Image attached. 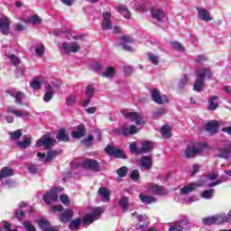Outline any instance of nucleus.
I'll list each match as a JSON object with an SVG mask.
<instances>
[{"instance_id":"41","label":"nucleus","mask_w":231,"mask_h":231,"mask_svg":"<svg viewBox=\"0 0 231 231\" xmlns=\"http://www.w3.org/2000/svg\"><path fill=\"white\" fill-rule=\"evenodd\" d=\"M119 206L123 209V212H126L129 208V199L127 197H122L119 200Z\"/></svg>"},{"instance_id":"35","label":"nucleus","mask_w":231,"mask_h":231,"mask_svg":"<svg viewBox=\"0 0 231 231\" xmlns=\"http://www.w3.org/2000/svg\"><path fill=\"white\" fill-rule=\"evenodd\" d=\"M97 194L100 196L102 201H109V190H107V189L101 187Z\"/></svg>"},{"instance_id":"49","label":"nucleus","mask_w":231,"mask_h":231,"mask_svg":"<svg viewBox=\"0 0 231 231\" xmlns=\"http://www.w3.org/2000/svg\"><path fill=\"white\" fill-rule=\"evenodd\" d=\"M6 57L10 59V62L13 66H19V64H21V60L17 56L14 54H8Z\"/></svg>"},{"instance_id":"11","label":"nucleus","mask_w":231,"mask_h":231,"mask_svg":"<svg viewBox=\"0 0 231 231\" xmlns=\"http://www.w3.org/2000/svg\"><path fill=\"white\" fill-rule=\"evenodd\" d=\"M6 113L14 115V116H16L17 118H23V120H27V118H30V112L26 110L15 109V106H8L6 108Z\"/></svg>"},{"instance_id":"34","label":"nucleus","mask_w":231,"mask_h":231,"mask_svg":"<svg viewBox=\"0 0 231 231\" xmlns=\"http://www.w3.org/2000/svg\"><path fill=\"white\" fill-rule=\"evenodd\" d=\"M217 220H218V225H223V223H230L231 221V210L229 211L228 214L225 215H217Z\"/></svg>"},{"instance_id":"16","label":"nucleus","mask_w":231,"mask_h":231,"mask_svg":"<svg viewBox=\"0 0 231 231\" xmlns=\"http://www.w3.org/2000/svg\"><path fill=\"white\" fill-rule=\"evenodd\" d=\"M151 97L153 102H155V104L162 105L167 104V102H169V99H167V97H162V94H160V90L156 88L151 90Z\"/></svg>"},{"instance_id":"27","label":"nucleus","mask_w":231,"mask_h":231,"mask_svg":"<svg viewBox=\"0 0 231 231\" xmlns=\"http://www.w3.org/2000/svg\"><path fill=\"white\" fill-rule=\"evenodd\" d=\"M56 138L58 142H68L69 140V135L66 134V130L61 128L58 131Z\"/></svg>"},{"instance_id":"61","label":"nucleus","mask_w":231,"mask_h":231,"mask_svg":"<svg viewBox=\"0 0 231 231\" xmlns=\"http://www.w3.org/2000/svg\"><path fill=\"white\" fill-rule=\"evenodd\" d=\"M75 102H77V96H75V95H70L66 99L67 106H73V104H75Z\"/></svg>"},{"instance_id":"36","label":"nucleus","mask_w":231,"mask_h":231,"mask_svg":"<svg viewBox=\"0 0 231 231\" xmlns=\"http://www.w3.org/2000/svg\"><path fill=\"white\" fill-rule=\"evenodd\" d=\"M80 223H81L80 218H76V219L70 221V223L69 225V230L70 231H79V228H80Z\"/></svg>"},{"instance_id":"22","label":"nucleus","mask_w":231,"mask_h":231,"mask_svg":"<svg viewBox=\"0 0 231 231\" xmlns=\"http://www.w3.org/2000/svg\"><path fill=\"white\" fill-rule=\"evenodd\" d=\"M73 217V210L66 209L59 215V219L61 223H68Z\"/></svg>"},{"instance_id":"14","label":"nucleus","mask_w":231,"mask_h":231,"mask_svg":"<svg viewBox=\"0 0 231 231\" xmlns=\"http://www.w3.org/2000/svg\"><path fill=\"white\" fill-rule=\"evenodd\" d=\"M85 95L86 99H83L80 104L83 107H88L91 102V99L93 98V95H95V87H93V85H88Z\"/></svg>"},{"instance_id":"42","label":"nucleus","mask_w":231,"mask_h":231,"mask_svg":"<svg viewBox=\"0 0 231 231\" xmlns=\"http://www.w3.org/2000/svg\"><path fill=\"white\" fill-rule=\"evenodd\" d=\"M203 225H219V222L217 220V216L215 217H208L202 219Z\"/></svg>"},{"instance_id":"19","label":"nucleus","mask_w":231,"mask_h":231,"mask_svg":"<svg viewBox=\"0 0 231 231\" xmlns=\"http://www.w3.org/2000/svg\"><path fill=\"white\" fill-rule=\"evenodd\" d=\"M0 30L3 35H8L10 33V19L4 16L0 18Z\"/></svg>"},{"instance_id":"32","label":"nucleus","mask_w":231,"mask_h":231,"mask_svg":"<svg viewBox=\"0 0 231 231\" xmlns=\"http://www.w3.org/2000/svg\"><path fill=\"white\" fill-rule=\"evenodd\" d=\"M151 8V4L149 2H142L140 4H135V10L137 12H147Z\"/></svg>"},{"instance_id":"54","label":"nucleus","mask_w":231,"mask_h":231,"mask_svg":"<svg viewBox=\"0 0 231 231\" xmlns=\"http://www.w3.org/2000/svg\"><path fill=\"white\" fill-rule=\"evenodd\" d=\"M129 149H130V152L133 153V154H142V150L141 148H138L136 146V143H133L129 145Z\"/></svg>"},{"instance_id":"28","label":"nucleus","mask_w":231,"mask_h":231,"mask_svg":"<svg viewBox=\"0 0 231 231\" xmlns=\"http://www.w3.org/2000/svg\"><path fill=\"white\" fill-rule=\"evenodd\" d=\"M198 185L196 183H190L188 186H184L183 188L180 189V194L187 195L190 194V192H194L196 190V188Z\"/></svg>"},{"instance_id":"38","label":"nucleus","mask_w":231,"mask_h":231,"mask_svg":"<svg viewBox=\"0 0 231 231\" xmlns=\"http://www.w3.org/2000/svg\"><path fill=\"white\" fill-rule=\"evenodd\" d=\"M62 152L59 150H50L47 152L46 162H51L56 156H59Z\"/></svg>"},{"instance_id":"50","label":"nucleus","mask_w":231,"mask_h":231,"mask_svg":"<svg viewBox=\"0 0 231 231\" xmlns=\"http://www.w3.org/2000/svg\"><path fill=\"white\" fill-rule=\"evenodd\" d=\"M170 44L171 48H173V50H176V51H180V52L185 51V48H183V45H181L180 42H171Z\"/></svg>"},{"instance_id":"40","label":"nucleus","mask_w":231,"mask_h":231,"mask_svg":"<svg viewBox=\"0 0 231 231\" xmlns=\"http://www.w3.org/2000/svg\"><path fill=\"white\" fill-rule=\"evenodd\" d=\"M148 56V60L153 64L154 66H158L159 62H160V56L152 53V52H148L147 53Z\"/></svg>"},{"instance_id":"55","label":"nucleus","mask_w":231,"mask_h":231,"mask_svg":"<svg viewBox=\"0 0 231 231\" xmlns=\"http://www.w3.org/2000/svg\"><path fill=\"white\" fill-rule=\"evenodd\" d=\"M30 86L32 89H41L42 83L39 80V78L32 79V81L30 83Z\"/></svg>"},{"instance_id":"30","label":"nucleus","mask_w":231,"mask_h":231,"mask_svg":"<svg viewBox=\"0 0 231 231\" xmlns=\"http://www.w3.org/2000/svg\"><path fill=\"white\" fill-rule=\"evenodd\" d=\"M122 46H123V50H125V51H133V47H131L128 42H134V40L127 37V36H123L122 37Z\"/></svg>"},{"instance_id":"20","label":"nucleus","mask_w":231,"mask_h":231,"mask_svg":"<svg viewBox=\"0 0 231 231\" xmlns=\"http://www.w3.org/2000/svg\"><path fill=\"white\" fill-rule=\"evenodd\" d=\"M219 97L212 96L208 99V109L209 111H216L219 107Z\"/></svg>"},{"instance_id":"4","label":"nucleus","mask_w":231,"mask_h":231,"mask_svg":"<svg viewBox=\"0 0 231 231\" xmlns=\"http://www.w3.org/2000/svg\"><path fill=\"white\" fill-rule=\"evenodd\" d=\"M216 158H221L222 160H230L231 158V143L223 146H218L215 149Z\"/></svg>"},{"instance_id":"33","label":"nucleus","mask_w":231,"mask_h":231,"mask_svg":"<svg viewBox=\"0 0 231 231\" xmlns=\"http://www.w3.org/2000/svg\"><path fill=\"white\" fill-rule=\"evenodd\" d=\"M26 212L31 214V212H33V208L27 207L24 211L23 210H21V211L16 210L14 213L15 218L18 219V221H21V219H23V217H24V214H26Z\"/></svg>"},{"instance_id":"13","label":"nucleus","mask_w":231,"mask_h":231,"mask_svg":"<svg viewBox=\"0 0 231 231\" xmlns=\"http://www.w3.org/2000/svg\"><path fill=\"white\" fill-rule=\"evenodd\" d=\"M105 152L109 156H114L115 158H122L123 160H125V153H124L122 150L111 146V144H108L105 148Z\"/></svg>"},{"instance_id":"39","label":"nucleus","mask_w":231,"mask_h":231,"mask_svg":"<svg viewBox=\"0 0 231 231\" xmlns=\"http://www.w3.org/2000/svg\"><path fill=\"white\" fill-rule=\"evenodd\" d=\"M118 13L124 15L125 19H131V12L125 5H119L118 6Z\"/></svg>"},{"instance_id":"3","label":"nucleus","mask_w":231,"mask_h":231,"mask_svg":"<svg viewBox=\"0 0 231 231\" xmlns=\"http://www.w3.org/2000/svg\"><path fill=\"white\" fill-rule=\"evenodd\" d=\"M104 214V208H96L90 214L86 215L83 217L82 224L83 225H91L94 221L100 219V216Z\"/></svg>"},{"instance_id":"46","label":"nucleus","mask_w":231,"mask_h":231,"mask_svg":"<svg viewBox=\"0 0 231 231\" xmlns=\"http://www.w3.org/2000/svg\"><path fill=\"white\" fill-rule=\"evenodd\" d=\"M0 231H18V230L12 229V225L9 222L3 221L0 223Z\"/></svg>"},{"instance_id":"9","label":"nucleus","mask_w":231,"mask_h":231,"mask_svg":"<svg viewBox=\"0 0 231 231\" xmlns=\"http://www.w3.org/2000/svg\"><path fill=\"white\" fill-rule=\"evenodd\" d=\"M115 133L116 134H120L121 136H129V134H136L138 133L135 125H131L128 127L126 125L115 129Z\"/></svg>"},{"instance_id":"15","label":"nucleus","mask_w":231,"mask_h":231,"mask_svg":"<svg viewBox=\"0 0 231 231\" xmlns=\"http://www.w3.org/2000/svg\"><path fill=\"white\" fill-rule=\"evenodd\" d=\"M61 50H64L65 53L69 55V53H77L80 50V45L77 42H72L70 44L68 42H63L61 44Z\"/></svg>"},{"instance_id":"53","label":"nucleus","mask_w":231,"mask_h":231,"mask_svg":"<svg viewBox=\"0 0 231 231\" xmlns=\"http://www.w3.org/2000/svg\"><path fill=\"white\" fill-rule=\"evenodd\" d=\"M93 135H88V137H85L82 141L81 143L85 145V147H91L93 145Z\"/></svg>"},{"instance_id":"44","label":"nucleus","mask_w":231,"mask_h":231,"mask_svg":"<svg viewBox=\"0 0 231 231\" xmlns=\"http://www.w3.org/2000/svg\"><path fill=\"white\" fill-rule=\"evenodd\" d=\"M151 189H152V192L156 196H163V194H165V190L162 186L154 185Z\"/></svg>"},{"instance_id":"6","label":"nucleus","mask_w":231,"mask_h":231,"mask_svg":"<svg viewBox=\"0 0 231 231\" xmlns=\"http://www.w3.org/2000/svg\"><path fill=\"white\" fill-rule=\"evenodd\" d=\"M151 15H152V23L153 24H160L165 21V11L162 9H158L156 7H152L151 9Z\"/></svg>"},{"instance_id":"17","label":"nucleus","mask_w":231,"mask_h":231,"mask_svg":"<svg viewBox=\"0 0 231 231\" xmlns=\"http://www.w3.org/2000/svg\"><path fill=\"white\" fill-rule=\"evenodd\" d=\"M203 151L201 147H198L193 144H189L186 147V150L184 152L185 158H193L195 154H199Z\"/></svg>"},{"instance_id":"48","label":"nucleus","mask_w":231,"mask_h":231,"mask_svg":"<svg viewBox=\"0 0 231 231\" xmlns=\"http://www.w3.org/2000/svg\"><path fill=\"white\" fill-rule=\"evenodd\" d=\"M102 77L106 79H113L115 77V69L113 67H107L106 72L102 74Z\"/></svg>"},{"instance_id":"56","label":"nucleus","mask_w":231,"mask_h":231,"mask_svg":"<svg viewBox=\"0 0 231 231\" xmlns=\"http://www.w3.org/2000/svg\"><path fill=\"white\" fill-rule=\"evenodd\" d=\"M130 179L133 181H138L140 180V171L138 170H134L130 174Z\"/></svg>"},{"instance_id":"7","label":"nucleus","mask_w":231,"mask_h":231,"mask_svg":"<svg viewBox=\"0 0 231 231\" xmlns=\"http://www.w3.org/2000/svg\"><path fill=\"white\" fill-rule=\"evenodd\" d=\"M122 113L125 118H126L127 120H131L132 122H135L137 125H142V124H143V118L137 112H129L127 110H123Z\"/></svg>"},{"instance_id":"23","label":"nucleus","mask_w":231,"mask_h":231,"mask_svg":"<svg viewBox=\"0 0 231 231\" xmlns=\"http://www.w3.org/2000/svg\"><path fill=\"white\" fill-rule=\"evenodd\" d=\"M72 138H84L86 136V126L84 125H79L77 131L71 133Z\"/></svg>"},{"instance_id":"29","label":"nucleus","mask_w":231,"mask_h":231,"mask_svg":"<svg viewBox=\"0 0 231 231\" xmlns=\"http://www.w3.org/2000/svg\"><path fill=\"white\" fill-rule=\"evenodd\" d=\"M152 151V143L149 141H143L141 147V154H145Z\"/></svg>"},{"instance_id":"62","label":"nucleus","mask_w":231,"mask_h":231,"mask_svg":"<svg viewBox=\"0 0 231 231\" xmlns=\"http://www.w3.org/2000/svg\"><path fill=\"white\" fill-rule=\"evenodd\" d=\"M195 60L199 64H201V62H207V60H208V58H207V56H205L204 54H200V55L196 56Z\"/></svg>"},{"instance_id":"5","label":"nucleus","mask_w":231,"mask_h":231,"mask_svg":"<svg viewBox=\"0 0 231 231\" xmlns=\"http://www.w3.org/2000/svg\"><path fill=\"white\" fill-rule=\"evenodd\" d=\"M81 167H83V169L92 171V172H100V171H102L100 162L94 159H87L83 161L81 163Z\"/></svg>"},{"instance_id":"57","label":"nucleus","mask_w":231,"mask_h":231,"mask_svg":"<svg viewBox=\"0 0 231 231\" xmlns=\"http://www.w3.org/2000/svg\"><path fill=\"white\" fill-rule=\"evenodd\" d=\"M60 201L62 203V205H65V207H69V198L68 197V195H61L60 196Z\"/></svg>"},{"instance_id":"25","label":"nucleus","mask_w":231,"mask_h":231,"mask_svg":"<svg viewBox=\"0 0 231 231\" xmlns=\"http://www.w3.org/2000/svg\"><path fill=\"white\" fill-rule=\"evenodd\" d=\"M23 138H24L23 141H18L16 143V145L20 149H28V147H30V145H32V137L24 136Z\"/></svg>"},{"instance_id":"45","label":"nucleus","mask_w":231,"mask_h":231,"mask_svg":"<svg viewBox=\"0 0 231 231\" xmlns=\"http://www.w3.org/2000/svg\"><path fill=\"white\" fill-rule=\"evenodd\" d=\"M161 134L163 138H171V126L169 125H164L161 129Z\"/></svg>"},{"instance_id":"63","label":"nucleus","mask_w":231,"mask_h":231,"mask_svg":"<svg viewBox=\"0 0 231 231\" xmlns=\"http://www.w3.org/2000/svg\"><path fill=\"white\" fill-rule=\"evenodd\" d=\"M23 225L27 231H37L35 226H33V225L28 221L23 222Z\"/></svg>"},{"instance_id":"31","label":"nucleus","mask_w":231,"mask_h":231,"mask_svg":"<svg viewBox=\"0 0 231 231\" xmlns=\"http://www.w3.org/2000/svg\"><path fill=\"white\" fill-rule=\"evenodd\" d=\"M139 199L144 205H151V203H156V198L151 196H145L143 194L139 195Z\"/></svg>"},{"instance_id":"59","label":"nucleus","mask_w":231,"mask_h":231,"mask_svg":"<svg viewBox=\"0 0 231 231\" xmlns=\"http://www.w3.org/2000/svg\"><path fill=\"white\" fill-rule=\"evenodd\" d=\"M10 136L12 140H19V138L23 136V132H21V130H16L14 132H12L10 134Z\"/></svg>"},{"instance_id":"21","label":"nucleus","mask_w":231,"mask_h":231,"mask_svg":"<svg viewBox=\"0 0 231 231\" xmlns=\"http://www.w3.org/2000/svg\"><path fill=\"white\" fill-rule=\"evenodd\" d=\"M198 16L201 19V21H205L206 23H209L212 21V17H210V13L206 9L197 7Z\"/></svg>"},{"instance_id":"43","label":"nucleus","mask_w":231,"mask_h":231,"mask_svg":"<svg viewBox=\"0 0 231 231\" xmlns=\"http://www.w3.org/2000/svg\"><path fill=\"white\" fill-rule=\"evenodd\" d=\"M214 189H206L200 194V198L203 199H212L214 198Z\"/></svg>"},{"instance_id":"26","label":"nucleus","mask_w":231,"mask_h":231,"mask_svg":"<svg viewBox=\"0 0 231 231\" xmlns=\"http://www.w3.org/2000/svg\"><path fill=\"white\" fill-rule=\"evenodd\" d=\"M217 127H219L217 121H213L206 125V130L208 133H210V134H216V133H217Z\"/></svg>"},{"instance_id":"60","label":"nucleus","mask_w":231,"mask_h":231,"mask_svg":"<svg viewBox=\"0 0 231 231\" xmlns=\"http://www.w3.org/2000/svg\"><path fill=\"white\" fill-rule=\"evenodd\" d=\"M34 51L38 57H42L44 55V45L41 44L36 46Z\"/></svg>"},{"instance_id":"12","label":"nucleus","mask_w":231,"mask_h":231,"mask_svg":"<svg viewBox=\"0 0 231 231\" xmlns=\"http://www.w3.org/2000/svg\"><path fill=\"white\" fill-rule=\"evenodd\" d=\"M139 167L141 171H151L152 169V156H143L139 161Z\"/></svg>"},{"instance_id":"52","label":"nucleus","mask_w":231,"mask_h":231,"mask_svg":"<svg viewBox=\"0 0 231 231\" xmlns=\"http://www.w3.org/2000/svg\"><path fill=\"white\" fill-rule=\"evenodd\" d=\"M187 82H189V78L187 77V74H184L182 79H180L179 81L178 88L180 90L184 89L185 86H187Z\"/></svg>"},{"instance_id":"51","label":"nucleus","mask_w":231,"mask_h":231,"mask_svg":"<svg viewBox=\"0 0 231 231\" xmlns=\"http://www.w3.org/2000/svg\"><path fill=\"white\" fill-rule=\"evenodd\" d=\"M27 169L30 174H38L39 171H41V166L35 164H29L27 166Z\"/></svg>"},{"instance_id":"58","label":"nucleus","mask_w":231,"mask_h":231,"mask_svg":"<svg viewBox=\"0 0 231 231\" xmlns=\"http://www.w3.org/2000/svg\"><path fill=\"white\" fill-rule=\"evenodd\" d=\"M183 230V226L180 223H175L170 226L169 231H181Z\"/></svg>"},{"instance_id":"2","label":"nucleus","mask_w":231,"mask_h":231,"mask_svg":"<svg viewBox=\"0 0 231 231\" xmlns=\"http://www.w3.org/2000/svg\"><path fill=\"white\" fill-rule=\"evenodd\" d=\"M64 188L62 187H56L50 191H47L43 196L42 199L46 205H51V203H55L57 199H59V192H62Z\"/></svg>"},{"instance_id":"1","label":"nucleus","mask_w":231,"mask_h":231,"mask_svg":"<svg viewBox=\"0 0 231 231\" xmlns=\"http://www.w3.org/2000/svg\"><path fill=\"white\" fill-rule=\"evenodd\" d=\"M197 79L193 85V91L201 93L205 88V79H212V70L208 68L202 67L195 71Z\"/></svg>"},{"instance_id":"64","label":"nucleus","mask_w":231,"mask_h":231,"mask_svg":"<svg viewBox=\"0 0 231 231\" xmlns=\"http://www.w3.org/2000/svg\"><path fill=\"white\" fill-rule=\"evenodd\" d=\"M165 114V110L163 108H160L157 111L153 112L154 118H161Z\"/></svg>"},{"instance_id":"24","label":"nucleus","mask_w":231,"mask_h":231,"mask_svg":"<svg viewBox=\"0 0 231 231\" xmlns=\"http://www.w3.org/2000/svg\"><path fill=\"white\" fill-rule=\"evenodd\" d=\"M55 94V88H53V87H51V85H48L45 88V94L43 96V101L44 102H50V100H51V98H53V95Z\"/></svg>"},{"instance_id":"10","label":"nucleus","mask_w":231,"mask_h":231,"mask_svg":"<svg viewBox=\"0 0 231 231\" xmlns=\"http://www.w3.org/2000/svg\"><path fill=\"white\" fill-rule=\"evenodd\" d=\"M7 95H10V97H13L14 98L15 104L18 106H23V100H24V93L15 89V88H9L5 91Z\"/></svg>"},{"instance_id":"8","label":"nucleus","mask_w":231,"mask_h":231,"mask_svg":"<svg viewBox=\"0 0 231 231\" xmlns=\"http://www.w3.org/2000/svg\"><path fill=\"white\" fill-rule=\"evenodd\" d=\"M53 142L54 140L51 137L43 135L36 142L35 147H43V149L48 151L53 147Z\"/></svg>"},{"instance_id":"18","label":"nucleus","mask_w":231,"mask_h":231,"mask_svg":"<svg viewBox=\"0 0 231 231\" xmlns=\"http://www.w3.org/2000/svg\"><path fill=\"white\" fill-rule=\"evenodd\" d=\"M101 28L104 31L111 30V28H113V23H111V13L107 11L103 13V22L101 23Z\"/></svg>"},{"instance_id":"47","label":"nucleus","mask_w":231,"mask_h":231,"mask_svg":"<svg viewBox=\"0 0 231 231\" xmlns=\"http://www.w3.org/2000/svg\"><path fill=\"white\" fill-rule=\"evenodd\" d=\"M128 172H129V168L125 166H122L121 168L116 170V174L118 175L119 178H125Z\"/></svg>"},{"instance_id":"37","label":"nucleus","mask_w":231,"mask_h":231,"mask_svg":"<svg viewBox=\"0 0 231 231\" xmlns=\"http://www.w3.org/2000/svg\"><path fill=\"white\" fill-rule=\"evenodd\" d=\"M9 176H14V171L8 167H5L0 171V180L3 178H8Z\"/></svg>"}]
</instances>
